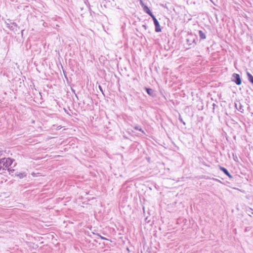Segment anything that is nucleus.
<instances>
[{
	"label": "nucleus",
	"instance_id": "nucleus-1",
	"mask_svg": "<svg viewBox=\"0 0 253 253\" xmlns=\"http://www.w3.org/2000/svg\"><path fill=\"white\" fill-rule=\"evenodd\" d=\"M13 162V160L9 158H3L0 160V163H3L5 168H8L11 165Z\"/></svg>",
	"mask_w": 253,
	"mask_h": 253
},
{
	"label": "nucleus",
	"instance_id": "nucleus-2",
	"mask_svg": "<svg viewBox=\"0 0 253 253\" xmlns=\"http://www.w3.org/2000/svg\"><path fill=\"white\" fill-rule=\"evenodd\" d=\"M152 19L153 20V21H154V25L155 26V31L156 32H160L161 31V26L159 24V23L158 22V21L157 20V19L156 18V17L155 16H154L153 17H152Z\"/></svg>",
	"mask_w": 253,
	"mask_h": 253
},
{
	"label": "nucleus",
	"instance_id": "nucleus-3",
	"mask_svg": "<svg viewBox=\"0 0 253 253\" xmlns=\"http://www.w3.org/2000/svg\"><path fill=\"white\" fill-rule=\"evenodd\" d=\"M233 77L235 79V80H233V81L235 82L237 85H240L241 84L242 81L239 74H234L233 75Z\"/></svg>",
	"mask_w": 253,
	"mask_h": 253
},
{
	"label": "nucleus",
	"instance_id": "nucleus-4",
	"mask_svg": "<svg viewBox=\"0 0 253 253\" xmlns=\"http://www.w3.org/2000/svg\"><path fill=\"white\" fill-rule=\"evenodd\" d=\"M143 9H144V11L146 13H147V14H148L152 18L154 16V15L152 14V13L150 11L149 8L147 6L144 5Z\"/></svg>",
	"mask_w": 253,
	"mask_h": 253
},
{
	"label": "nucleus",
	"instance_id": "nucleus-5",
	"mask_svg": "<svg viewBox=\"0 0 253 253\" xmlns=\"http://www.w3.org/2000/svg\"><path fill=\"white\" fill-rule=\"evenodd\" d=\"M226 175H227L229 177L231 178L232 176L229 173V172L228 171V170L224 168L220 167L219 168Z\"/></svg>",
	"mask_w": 253,
	"mask_h": 253
},
{
	"label": "nucleus",
	"instance_id": "nucleus-6",
	"mask_svg": "<svg viewBox=\"0 0 253 253\" xmlns=\"http://www.w3.org/2000/svg\"><path fill=\"white\" fill-rule=\"evenodd\" d=\"M199 35H200L201 39L204 40V39H206V35L203 31H199Z\"/></svg>",
	"mask_w": 253,
	"mask_h": 253
},
{
	"label": "nucleus",
	"instance_id": "nucleus-7",
	"mask_svg": "<svg viewBox=\"0 0 253 253\" xmlns=\"http://www.w3.org/2000/svg\"><path fill=\"white\" fill-rule=\"evenodd\" d=\"M247 76L249 81L252 84H253V76L249 73H247Z\"/></svg>",
	"mask_w": 253,
	"mask_h": 253
},
{
	"label": "nucleus",
	"instance_id": "nucleus-8",
	"mask_svg": "<svg viewBox=\"0 0 253 253\" xmlns=\"http://www.w3.org/2000/svg\"><path fill=\"white\" fill-rule=\"evenodd\" d=\"M146 89L147 93L148 94L151 95H152V93H151L152 89L151 88H146Z\"/></svg>",
	"mask_w": 253,
	"mask_h": 253
},
{
	"label": "nucleus",
	"instance_id": "nucleus-9",
	"mask_svg": "<svg viewBox=\"0 0 253 253\" xmlns=\"http://www.w3.org/2000/svg\"><path fill=\"white\" fill-rule=\"evenodd\" d=\"M97 235L102 240H108L107 238L101 236L100 235L97 234Z\"/></svg>",
	"mask_w": 253,
	"mask_h": 253
},
{
	"label": "nucleus",
	"instance_id": "nucleus-10",
	"mask_svg": "<svg viewBox=\"0 0 253 253\" xmlns=\"http://www.w3.org/2000/svg\"><path fill=\"white\" fill-rule=\"evenodd\" d=\"M136 129L139 130V131H142V132H144L143 130H142L141 128H139V127H136Z\"/></svg>",
	"mask_w": 253,
	"mask_h": 253
}]
</instances>
